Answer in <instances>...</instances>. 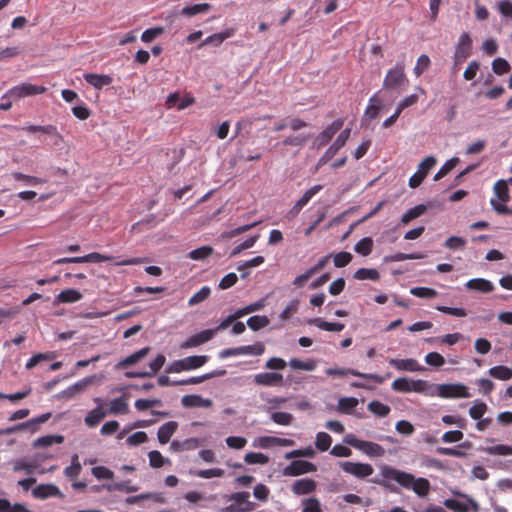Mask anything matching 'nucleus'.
<instances>
[{
	"label": "nucleus",
	"instance_id": "obj_1",
	"mask_svg": "<svg viewBox=\"0 0 512 512\" xmlns=\"http://www.w3.org/2000/svg\"><path fill=\"white\" fill-rule=\"evenodd\" d=\"M382 479L378 484L389 487L391 482L398 483L401 487L412 490L419 497H426L430 490V483L426 478L415 477L413 474L395 469L390 466H383L380 470Z\"/></svg>",
	"mask_w": 512,
	"mask_h": 512
},
{
	"label": "nucleus",
	"instance_id": "obj_2",
	"mask_svg": "<svg viewBox=\"0 0 512 512\" xmlns=\"http://www.w3.org/2000/svg\"><path fill=\"white\" fill-rule=\"evenodd\" d=\"M391 388L401 393H422L426 396H434V384H430L425 380H412L406 377L397 378L392 382Z\"/></svg>",
	"mask_w": 512,
	"mask_h": 512
},
{
	"label": "nucleus",
	"instance_id": "obj_3",
	"mask_svg": "<svg viewBox=\"0 0 512 512\" xmlns=\"http://www.w3.org/2000/svg\"><path fill=\"white\" fill-rule=\"evenodd\" d=\"M224 499L231 504L222 508L220 512H252L257 507L256 503L250 500V493L247 491L225 495Z\"/></svg>",
	"mask_w": 512,
	"mask_h": 512
},
{
	"label": "nucleus",
	"instance_id": "obj_4",
	"mask_svg": "<svg viewBox=\"0 0 512 512\" xmlns=\"http://www.w3.org/2000/svg\"><path fill=\"white\" fill-rule=\"evenodd\" d=\"M343 441L369 457H383L385 455V449L380 444L358 439L354 434H347Z\"/></svg>",
	"mask_w": 512,
	"mask_h": 512
},
{
	"label": "nucleus",
	"instance_id": "obj_5",
	"mask_svg": "<svg viewBox=\"0 0 512 512\" xmlns=\"http://www.w3.org/2000/svg\"><path fill=\"white\" fill-rule=\"evenodd\" d=\"M209 357L207 355H194L180 360L173 361L166 367L167 373H180L183 371H191L202 367L207 363Z\"/></svg>",
	"mask_w": 512,
	"mask_h": 512
},
{
	"label": "nucleus",
	"instance_id": "obj_6",
	"mask_svg": "<svg viewBox=\"0 0 512 512\" xmlns=\"http://www.w3.org/2000/svg\"><path fill=\"white\" fill-rule=\"evenodd\" d=\"M434 396L441 398H469V388L462 383H444L434 385Z\"/></svg>",
	"mask_w": 512,
	"mask_h": 512
},
{
	"label": "nucleus",
	"instance_id": "obj_7",
	"mask_svg": "<svg viewBox=\"0 0 512 512\" xmlns=\"http://www.w3.org/2000/svg\"><path fill=\"white\" fill-rule=\"evenodd\" d=\"M47 88L41 85H35L28 82L20 83L12 88H10L3 96L2 100L9 98L13 100H18L24 97L38 95L45 93Z\"/></svg>",
	"mask_w": 512,
	"mask_h": 512
},
{
	"label": "nucleus",
	"instance_id": "obj_8",
	"mask_svg": "<svg viewBox=\"0 0 512 512\" xmlns=\"http://www.w3.org/2000/svg\"><path fill=\"white\" fill-rule=\"evenodd\" d=\"M407 83L405 74L404 63L398 62L396 65L387 71L383 80V88L385 89H399Z\"/></svg>",
	"mask_w": 512,
	"mask_h": 512
},
{
	"label": "nucleus",
	"instance_id": "obj_9",
	"mask_svg": "<svg viewBox=\"0 0 512 512\" xmlns=\"http://www.w3.org/2000/svg\"><path fill=\"white\" fill-rule=\"evenodd\" d=\"M351 135V129L345 128L342 130L335 141L327 148V150L324 152V154L319 158L316 169H319L321 166L325 165L328 161H330L337 152L345 146L346 142L348 141L349 137Z\"/></svg>",
	"mask_w": 512,
	"mask_h": 512
},
{
	"label": "nucleus",
	"instance_id": "obj_10",
	"mask_svg": "<svg viewBox=\"0 0 512 512\" xmlns=\"http://www.w3.org/2000/svg\"><path fill=\"white\" fill-rule=\"evenodd\" d=\"M471 38L468 33L464 32L461 34L458 40V44L455 49V53L453 56L454 65L453 70L457 72L460 68V65L467 59V57L471 54Z\"/></svg>",
	"mask_w": 512,
	"mask_h": 512
},
{
	"label": "nucleus",
	"instance_id": "obj_11",
	"mask_svg": "<svg viewBox=\"0 0 512 512\" xmlns=\"http://www.w3.org/2000/svg\"><path fill=\"white\" fill-rule=\"evenodd\" d=\"M322 189L323 186L321 184L314 185L307 189L301 196V198L298 201H296L293 207L286 213V219L291 221L294 218H296L303 209V207L306 206L308 202Z\"/></svg>",
	"mask_w": 512,
	"mask_h": 512
},
{
	"label": "nucleus",
	"instance_id": "obj_12",
	"mask_svg": "<svg viewBox=\"0 0 512 512\" xmlns=\"http://www.w3.org/2000/svg\"><path fill=\"white\" fill-rule=\"evenodd\" d=\"M345 473L353 475L356 478H366L373 474L374 469L368 463L344 461L339 463Z\"/></svg>",
	"mask_w": 512,
	"mask_h": 512
},
{
	"label": "nucleus",
	"instance_id": "obj_13",
	"mask_svg": "<svg viewBox=\"0 0 512 512\" xmlns=\"http://www.w3.org/2000/svg\"><path fill=\"white\" fill-rule=\"evenodd\" d=\"M317 470V467L314 463L306 461V460H295L292 461L289 465H287L282 474L284 476L296 477L299 475L313 473Z\"/></svg>",
	"mask_w": 512,
	"mask_h": 512
},
{
	"label": "nucleus",
	"instance_id": "obj_14",
	"mask_svg": "<svg viewBox=\"0 0 512 512\" xmlns=\"http://www.w3.org/2000/svg\"><path fill=\"white\" fill-rule=\"evenodd\" d=\"M96 378H97L96 375L85 377V378L77 381L73 385L67 387L63 391H61L58 394V397L62 398V399H66V400L72 399V398L76 397L77 395L83 393L91 384L94 383Z\"/></svg>",
	"mask_w": 512,
	"mask_h": 512
},
{
	"label": "nucleus",
	"instance_id": "obj_15",
	"mask_svg": "<svg viewBox=\"0 0 512 512\" xmlns=\"http://www.w3.org/2000/svg\"><path fill=\"white\" fill-rule=\"evenodd\" d=\"M325 373L328 376H338V377H344L347 375H353L356 377H361L363 379L367 380H373L374 382L381 384L384 381V377L379 376L377 374L372 373H362L357 370L353 369H347V368H328L325 370Z\"/></svg>",
	"mask_w": 512,
	"mask_h": 512
},
{
	"label": "nucleus",
	"instance_id": "obj_16",
	"mask_svg": "<svg viewBox=\"0 0 512 512\" xmlns=\"http://www.w3.org/2000/svg\"><path fill=\"white\" fill-rule=\"evenodd\" d=\"M330 257V254L323 256L318 260V262L314 266L307 269L304 273L296 276L292 282L294 287L302 288L314 274L321 271L328 264Z\"/></svg>",
	"mask_w": 512,
	"mask_h": 512
},
{
	"label": "nucleus",
	"instance_id": "obj_17",
	"mask_svg": "<svg viewBox=\"0 0 512 512\" xmlns=\"http://www.w3.org/2000/svg\"><path fill=\"white\" fill-rule=\"evenodd\" d=\"M344 121L342 119H336L331 124H329L322 132H320L316 137L317 147H323L328 144L334 135L341 130L343 127Z\"/></svg>",
	"mask_w": 512,
	"mask_h": 512
},
{
	"label": "nucleus",
	"instance_id": "obj_18",
	"mask_svg": "<svg viewBox=\"0 0 512 512\" xmlns=\"http://www.w3.org/2000/svg\"><path fill=\"white\" fill-rule=\"evenodd\" d=\"M294 441L288 438H280L274 436H261L254 440L253 446L266 449L272 446H293Z\"/></svg>",
	"mask_w": 512,
	"mask_h": 512
},
{
	"label": "nucleus",
	"instance_id": "obj_19",
	"mask_svg": "<svg viewBox=\"0 0 512 512\" xmlns=\"http://www.w3.org/2000/svg\"><path fill=\"white\" fill-rule=\"evenodd\" d=\"M215 335V330L207 329L201 331L195 335L190 336L184 342L180 344L181 349H188L198 347L208 341H210Z\"/></svg>",
	"mask_w": 512,
	"mask_h": 512
},
{
	"label": "nucleus",
	"instance_id": "obj_20",
	"mask_svg": "<svg viewBox=\"0 0 512 512\" xmlns=\"http://www.w3.org/2000/svg\"><path fill=\"white\" fill-rule=\"evenodd\" d=\"M255 384L260 386L272 387L283 384V375L276 372H262L254 375Z\"/></svg>",
	"mask_w": 512,
	"mask_h": 512
},
{
	"label": "nucleus",
	"instance_id": "obj_21",
	"mask_svg": "<svg viewBox=\"0 0 512 512\" xmlns=\"http://www.w3.org/2000/svg\"><path fill=\"white\" fill-rule=\"evenodd\" d=\"M32 495L35 498L41 499V500H44V499H47L50 497H59V498L64 497V495L60 491V489L52 483L40 484V485L36 486L32 490Z\"/></svg>",
	"mask_w": 512,
	"mask_h": 512
},
{
	"label": "nucleus",
	"instance_id": "obj_22",
	"mask_svg": "<svg viewBox=\"0 0 512 512\" xmlns=\"http://www.w3.org/2000/svg\"><path fill=\"white\" fill-rule=\"evenodd\" d=\"M444 505L455 512H469L470 510H473L474 512L478 511L477 503L469 498H465L464 501L458 499H446L444 501Z\"/></svg>",
	"mask_w": 512,
	"mask_h": 512
},
{
	"label": "nucleus",
	"instance_id": "obj_23",
	"mask_svg": "<svg viewBox=\"0 0 512 512\" xmlns=\"http://www.w3.org/2000/svg\"><path fill=\"white\" fill-rule=\"evenodd\" d=\"M317 488V483L315 480L311 478H301L296 481L291 486V491L294 495H308L315 492Z\"/></svg>",
	"mask_w": 512,
	"mask_h": 512
},
{
	"label": "nucleus",
	"instance_id": "obj_24",
	"mask_svg": "<svg viewBox=\"0 0 512 512\" xmlns=\"http://www.w3.org/2000/svg\"><path fill=\"white\" fill-rule=\"evenodd\" d=\"M389 364L399 371L421 372L424 370V367L412 358L390 359Z\"/></svg>",
	"mask_w": 512,
	"mask_h": 512
},
{
	"label": "nucleus",
	"instance_id": "obj_25",
	"mask_svg": "<svg viewBox=\"0 0 512 512\" xmlns=\"http://www.w3.org/2000/svg\"><path fill=\"white\" fill-rule=\"evenodd\" d=\"M226 374V370L220 369V370H214L212 372L203 374L201 376H194L183 380L173 381L171 384L173 386H179V385H194L202 383L208 379L223 376Z\"/></svg>",
	"mask_w": 512,
	"mask_h": 512
},
{
	"label": "nucleus",
	"instance_id": "obj_26",
	"mask_svg": "<svg viewBox=\"0 0 512 512\" xmlns=\"http://www.w3.org/2000/svg\"><path fill=\"white\" fill-rule=\"evenodd\" d=\"M178 422L176 421H168L161 425L157 432V439L160 444L164 445L168 443L171 437L178 429Z\"/></svg>",
	"mask_w": 512,
	"mask_h": 512
},
{
	"label": "nucleus",
	"instance_id": "obj_27",
	"mask_svg": "<svg viewBox=\"0 0 512 512\" xmlns=\"http://www.w3.org/2000/svg\"><path fill=\"white\" fill-rule=\"evenodd\" d=\"M181 403L184 407H203L210 408L213 404L211 399L203 398L200 395L192 394L185 395L181 399Z\"/></svg>",
	"mask_w": 512,
	"mask_h": 512
},
{
	"label": "nucleus",
	"instance_id": "obj_28",
	"mask_svg": "<svg viewBox=\"0 0 512 512\" xmlns=\"http://www.w3.org/2000/svg\"><path fill=\"white\" fill-rule=\"evenodd\" d=\"M84 79L95 89H101L112 83V77L106 74L86 73L84 74Z\"/></svg>",
	"mask_w": 512,
	"mask_h": 512
},
{
	"label": "nucleus",
	"instance_id": "obj_29",
	"mask_svg": "<svg viewBox=\"0 0 512 512\" xmlns=\"http://www.w3.org/2000/svg\"><path fill=\"white\" fill-rule=\"evenodd\" d=\"M465 287L469 290H475L482 293L492 292L494 285L487 279L474 278L466 282Z\"/></svg>",
	"mask_w": 512,
	"mask_h": 512
},
{
	"label": "nucleus",
	"instance_id": "obj_30",
	"mask_svg": "<svg viewBox=\"0 0 512 512\" xmlns=\"http://www.w3.org/2000/svg\"><path fill=\"white\" fill-rule=\"evenodd\" d=\"M166 103L169 106H176L178 110H183L195 103V98L192 96L180 97L177 93H171L167 96Z\"/></svg>",
	"mask_w": 512,
	"mask_h": 512
},
{
	"label": "nucleus",
	"instance_id": "obj_31",
	"mask_svg": "<svg viewBox=\"0 0 512 512\" xmlns=\"http://www.w3.org/2000/svg\"><path fill=\"white\" fill-rule=\"evenodd\" d=\"M23 130H26L29 133L42 132L44 134L50 135L56 139V143H59L63 140L62 135L58 132L57 128L53 125H29L24 127Z\"/></svg>",
	"mask_w": 512,
	"mask_h": 512
},
{
	"label": "nucleus",
	"instance_id": "obj_32",
	"mask_svg": "<svg viewBox=\"0 0 512 512\" xmlns=\"http://www.w3.org/2000/svg\"><path fill=\"white\" fill-rule=\"evenodd\" d=\"M309 324H312L318 327L321 330L325 331H333L340 332L344 329L345 325L339 322H327L322 320L321 318H313L308 321Z\"/></svg>",
	"mask_w": 512,
	"mask_h": 512
},
{
	"label": "nucleus",
	"instance_id": "obj_33",
	"mask_svg": "<svg viewBox=\"0 0 512 512\" xmlns=\"http://www.w3.org/2000/svg\"><path fill=\"white\" fill-rule=\"evenodd\" d=\"M81 299V292L73 288L65 289L56 296V301L59 303H75Z\"/></svg>",
	"mask_w": 512,
	"mask_h": 512
},
{
	"label": "nucleus",
	"instance_id": "obj_34",
	"mask_svg": "<svg viewBox=\"0 0 512 512\" xmlns=\"http://www.w3.org/2000/svg\"><path fill=\"white\" fill-rule=\"evenodd\" d=\"M107 415L103 407H96L89 411L86 415L84 422L88 427H95Z\"/></svg>",
	"mask_w": 512,
	"mask_h": 512
},
{
	"label": "nucleus",
	"instance_id": "obj_35",
	"mask_svg": "<svg viewBox=\"0 0 512 512\" xmlns=\"http://www.w3.org/2000/svg\"><path fill=\"white\" fill-rule=\"evenodd\" d=\"M301 512H323V506L316 497L304 498L300 502Z\"/></svg>",
	"mask_w": 512,
	"mask_h": 512
},
{
	"label": "nucleus",
	"instance_id": "obj_36",
	"mask_svg": "<svg viewBox=\"0 0 512 512\" xmlns=\"http://www.w3.org/2000/svg\"><path fill=\"white\" fill-rule=\"evenodd\" d=\"M129 406L124 396L113 399L110 402L109 413L113 415L127 414Z\"/></svg>",
	"mask_w": 512,
	"mask_h": 512
},
{
	"label": "nucleus",
	"instance_id": "obj_37",
	"mask_svg": "<svg viewBox=\"0 0 512 512\" xmlns=\"http://www.w3.org/2000/svg\"><path fill=\"white\" fill-rule=\"evenodd\" d=\"M289 366L294 370L313 371L317 367V361L314 359L302 361L297 358H292L289 361Z\"/></svg>",
	"mask_w": 512,
	"mask_h": 512
},
{
	"label": "nucleus",
	"instance_id": "obj_38",
	"mask_svg": "<svg viewBox=\"0 0 512 512\" xmlns=\"http://www.w3.org/2000/svg\"><path fill=\"white\" fill-rule=\"evenodd\" d=\"M149 465L152 468H161L164 465H171L169 458L164 457L159 451L152 450L148 453Z\"/></svg>",
	"mask_w": 512,
	"mask_h": 512
},
{
	"label": "nucleus",
	"instance_id": "obj_39",
	"mask_svg": "<svg viewBox=\"0 0 512 512\" xmlns=\"http://www.w3.org/2000/svg\"><path fill=\"white\" fill-rule=\"evenodd\" d=\"M359 401L354 397H344L338 401V410L344 414H352Z\"/></svg>",
	"mask_w": 512,
	"mask_h": 512
},
{
	"label": "nucleus",
	"instance_id": "obj_40",
	"mask_svg": "<svg viewBox=\"0 0 512 512\" xmlns=\"http://www.w3.org/2000/svg\"><path fill=\"white\" fill-rule=\"evenodd\" d=\"M493 190L497 199L501 202L507 203L510 200L509 189L505 180H498L495 183Z\"/></svg>",
	"mask_w": 512,
	"mask_h": 512
},
{
	"label": "nucleus",
	"instance_id": "obj_41",
	"mask_svg": "<svg viewBox=\"0 0 512 512\" xmlns=\"http://www.w3.org/2000/svg\"><path fill=\"white\" fill-rule=\"evenodd\" d=\"M415 91L416 93L408 95L398 102L400 104V108L406 109L408 107H411L418 102L419 96L426 95L425 90L420 86L415 87Z\"/></svg>",
	"mask_w": 512,
	"mask_h": 512
},
{
	"label": "nucleus",
	"instance_id": "obj_42",
	"mask_svg": "<svg viewBox=\"0 0 512 512\" xmlns=\"http://www.w3.org/2000/svg\"><path fill=\"white\" fill-rule=\"evenodd\" d=\"M427 210L426 205L419 204L417 206H414L413 208L409 209L407 212H405L401 217V222L403 224L409 223L411 220L420 217L422 214L425 213Z\"/></svg>",
	"mask_w": 512,
	"mask_h": 512
},
{
	"label": "nucleus",
	"instance_id": "obj_43",
	"mask_svg": "<svg viewBox=\"0 0 512 512\" xmlns=\"http://www.w3.org/2000/svg\"><path fill=\"white\" fill-rule=\"evenodd\" d=\"M309 139H310L309 134L299 133L297 135H291V136L286 137L283 140V145L302 147L308 142Z\"/></svg>",
	"mask_w": 512,
	"mask_h": 512
},
{
	"label": "nucleus",
	"instance_id": "obj_44",
	"mask_svg": "<svg viewBox=\"0 0 512 512\" xmlns=\"http://www.w3.org/2000/svg\"><path fill=\"white\" fill-rule=\"evenodd\" d=\"M192 475L203 478V479H211V478H221L225 475V471L221 468H210L203 470H196L191 472Z\"/></svg>",
	"mask_w": 512,
	"mask_h": 512
},
{
	"label": "nucleus",
	"instance_id": "obj_45",
	"mask_svg": "<svg viewBox=\"0 0 512 512\" xmlns=\"http://www.w3.org/2000/svg\"><path fill=\"white\" fill-rule=\"evenodd\" d=\"M372 249L373 240L370 237L362 238L354 246L355 252L362 256H368L372 252Z\"/></svg>",
	"mask_w": 512,
	"mask_h": 512
},
{
	"label": "nucleus",
	"instance_id": "obj_46",
	"mask_svg": "<svg viewBox=\"0 0 512 512\" xmlns=\"http://www.w3.org/2000/svg\"><path fill=\"white\" fill-rule=\"evenodd\" d=\"M488 373L499 380H509L512 377V369L502 365L490 368Z\"/></svg>",
	"mask_w": 512,
	"mask_h": 512
},
{
	"label": "nucleus",
	"instance_id": "obj_47",
	"mask_svg": "<svg viewBox=\"0 0 512 512\" xmlns=\"http://www.w3.org/2000/svg\"><path fill=\"white\" fill-rule=\"evenodd\" d=\"M354 278L357 280L377 281L380 278V274L373 268H360L354 273Z\"/></svg>",
	"mask_w": 512,
	"mask_h": 512
},
{
	"label": "nucleus",
	"instance_id": "obj_48",
	"mask_svg": "<svg viewBox=\"0 0 512 512\" xmlns=\"http://www.w3.org/2000/svg\"><path fill=\"white\" fill-rule=\"evenodd\" d=\"M149 350H150L149 347H144V348L134 352L133 354L129 355L128 357L123 359L121 362H119L118 367H124V366L135 364L136 362H138L139 360L144 358L148 354Z\"/></svg>",
	"mask_w": 512,
	"mask_h": 512
},
{
	"label": "nucleus",
	"instance_id": "obj_49",
	"mask_svg": "<svg viewBox=\"0 0 512 512\" xmlns=\"http://www.w3.org/2000/svg\"><path fill=\"white\" fill-rule=\"evenodd\" d=\"M368 410L378 417H386L390 413L391 408L388 405L375 400L368 404Z\"/></svg>",
	"mask_w": 512,
	"mask_h": 512
},
{
	"label": "nucleus",
	"instance_id": "obj_50",
	"mask_svg": "<svg viewBox=\"0 0 512 512\" xmlns=\"http://www.w3.org/2000/svg\"><path fill=\"white\" fill-rule=\"evenodd\" d=\"M64 441V437L62 435H46L43 437H39L35 440V447H48L53 444H60Z\"/></svg>",
	"mask_w": 512,
	"mask_h": 512
},
{
	"label": "nucleus",
	"instance_id": "obj_51",
	"mask_svg": "<svg viewBox=\"0 0 512 512\" xmlns=\"http://www.w3.org/2000/svg\"><path fill=\"white\" fill-rule=\"evenodd\" d=\"M12 177L16 181H21L26 185H32V186H36V185H39V184H42L45 182V180L42 178L32 176V175H27L22 172H13Z\"/></svg>",
	"mask_w": 512,
	"mask_h": 512
},
{
	"label": "nucleus",
	"instance_id": "obj_52",
	"mask_svg": "<svg viewBox=\"0 0 512 512\" xmlns=\"http://www.w3.org/2000/svg\"><path fill=\"white\" fill-rule=\"evenodd\" d=\"M82 470V466L79 462L78 456L75 454L72 456L71 465L64 469V474L70 479L77 478Z\"/></svg>",
	"mask_w": 512,
	"mask_h": 512
},
{
	"label": "nucleus",
	"instance_id": "obj_53",
	"mask_svg": "<svg viewBox=\"0 0 512 512\" xmlns=\"http://www.w3.org/2000/svg\"><path fill=\"white\" fill-rule=\"evenodd\" d=\"M269 322H270V320L267 316L255 315V316L250 317L247 320V325L251 330L257 331V330H260V329L266 327L269 324Z\"/></svg>",
	"mask_w": 512,
	"mask_h": 512
},
{
	"label": "nucleus",
	"instance_id": "obj_54",
	"mask_svg": "<svg viewBox=\"0 0 512 512\" xmlns=\"http://www.w3.org/2000/svg\"><path fill=\"white\" fill-rule=\"evenodd\" d=\"M210 9V4L199 3L192 6H186L181 10V14L185 16H194L201 13H206Z\"/></svg>",
	"mask_w": 512,
	"mask_h": 512
},
{
	"label": "nucleus",
	"instance_id": "obj_55",
	"mask_svg": "<svg viewBox=\"0 0 512 512\" xmlns=\"http://www.w3.org/2000/svg\"><path fill=\"white\" fill-rule=\"evenodd\" d=\"M487 411V405L483 401L476 400L469 409V415L474 420H480Z\"/></svg>",
	"mask_w": 512,
	"mask_h": 512
},
{
	"label": "nucleus",
	"instance_id": "obj_56",
	"mask_svg": "<svg viewBox=\"0 0 512 512\" xmlns=\"http://www.w3.org/2000/svg\"><path fill=\"white\" fill-rule=\"evenodd\" d=\"M379 111H380V102L377 99V95L374 94L372 97H370L368 106L366 107L364 114L369 119H375L378 116Z\"/></svg>",
	"mask_w": 512,
	"mask_h": 512
},
{
	"label": "nucleus",
	"instance_id": "obj_57",
	"mask_svg": "<svg viewBox=\"0 0 512 512\" xmlns=\"http://www.w3.org/2000/svg\"><path fill=\"white\" fill-rule=\"evenodd\" d=\"M211 246H202L189 252L188 257L192 260H204L213 254Z\"/></svg>",
	"mask_w": 512,
	"mask_h": 512
},
{
	"label": "nucleus",
	"instance_id": "obj_58",
	"mask_svg": "<svg viewBox=\"0 0 512 512\" xmlns=\"http://www.w3.org/2000/svg\"><path fill=\"white\" fill-rule=\"evenodd\" d=\"M244 461L247 464H260L265 465L269 462V457L260 452H248L244 457Z\"/></svg>",
	"mask_w": 512,
	"mask_h": 512
},
{
	"label": "nucleus",
	"instance_id": "obj_59",
	"mask_svg": "<svg viewBox=\"0 0 512 512\" xmlns=\"http://www.w3.org/2000/svg\"><path fill=\"white\" fill-rule=\"evenodd\" d=\"M232 35L231 32H221V33H215L213 35L208 36L201 44L200 47L212 44L214 46H219L221 43H223L224 40L229 38Z\"/></svg>",
	"mask_w": 512,
	"mask_h": 512
},
{
	"label": "nucleus",
	"instance_id": "obj_60",
	"mask_svg": "<svg viewBox=\"0 0 512 512\" xmlns=\"http://www.w3.org/2000/svg\"><path fill=\"white\" fill-rule=\"evenodd\" d=\"M0 512H31L25 505L16 503L11 505L7 499H0Z\"/></svg>",
	"mask_w": 512,
	"mask_h": 512
},
{
	"label": "nucleus",
	"instance_id": "obj_61",
	"mask_svg": "<svg viewBox=\"0 0 512 512\" xmlns=\"http://www.w3.org/2000/svg\"><path fill=\"white\" fill-rule=\"evenodd\" d=\"M211 294V289L208 286H203L198 292L190 297L188 300L189 306H195L205 301Z\"/></svg>",
	"mask_w": 512,
	"mask_h": 512
},
{
	"label": "nucleus",
	"instance_id": "obj_62",
	"mask_svg": "<svg viewBox=\"0 0 512 512\" xmlns=\"http://www.w3.org/2000/svg\"><path fill=\"white\" fill-rule=\"evenodd\" d=\"M332 443L331 436L326 432H318L316 434L315 446L320 451H326L329 449Z\"/></svg>",
	"mask_w": 512,
	"mask_h": 512
},
{
	"label": "nucleus",
	"instance_id": "obj_63",
	"mask_svg": "<svg viewBox=\"0 0 512 512\" xmlns=\"http://www.w3.org/2000/svg\"><path fill=\"white\" fill-rule=\"evenodd\" d=\"M431 61L428 55L422 54L418 57L416 65L413 69L416 77L421 76L430 66Z\"/></svg>",
	"mask_w": 512,
	"mask_h": 512
},
{
	"label": "nucleus",
	"instance_id": "obj_64",
	"mask_svg": "<svg viewBox=\"0 0 512 512\" xmlns=\"http://www.w3.org/2000/svg\"><path fill=\"white\" fill-rule=\"evenodd\" d=\"M511 66L504 58H496L492 62V70L497 75H503L510 71Z\"/></svg>",
	"mask_w": 512,
	"mask_h": 512
}]
</instances>
